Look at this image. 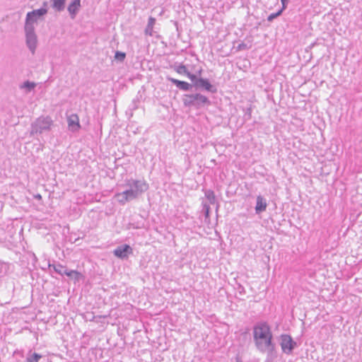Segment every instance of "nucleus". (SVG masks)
I'll list each match as a JSON object with an SVG mask.
<instances>
[{"label": "nucleus", "instance_id": "nucleus-11", "mask_svg": "<svg viewBox=\"0 0 362 362\" xmlns=\"http://www.w3.org/2000/svg\"><path fill=\"white\" fill-rule=\"evenodd\" d=\"M67 122L69 129L73 132L78 131L81 128L79 118L76 114H72L68 117Z\"/></svg>", "mask_w": 362, "mask_h": 362}, {"label": "nucleus", "instance_id": "nucleus-18", "mask_svg": "<svg viewBox=\"0 0 362 362\" xmlns=\"http://www.w3.org/2000/svg\"><path fill=\"white\" fill-rule=\"evenodd\" d=\"M204 195L211 204H215L216 199L214 191L211 189H206L204 192Z\"/></svg>", "mask_w": 362, "mask_h": 362}, {"label": "nucleus", "instance_id": "nucleus-30", "mask_svg": "<svg viewBox=\"0 0 362 362\" xmlns=\"http://www.w3.org/2000/svg\"><path fill=\"white\" fill-rule=\"evenodd\" d=\"M236 362H241V361L238 359Z\"/></svg>", "mask_w": 362, "mask_h": 362}, {"label": "nucleus", "instance_id": "nucleus-20", "mask_svg": "<svg viewBox=\"0 0 362 362\" xmlns=\"http://www.w3.org/2000/svg\"><path fill=\"white\" fill-rule=\"evenodd\" d=\"M285 9H283L282 8L279 10L276 13H271L268 17H267V21L269 22H272L273 21L274 19H275L276 18L279 17V16L281 15L282 12L284 11Z\"/></svg>", "mask_w": 362, "mask_h": 362}, {"label": "nucleus", "instance_id": "nucleus-26", "mask_svg": "<svg viewBox=\"0 0 362 362\" xmlns=\"http://www.w3.org/2000/svg\"><path fill=\"white\" fill-rule=\"evenodd\" d=\"M251 114H252V109L251 107H247L246 110H245V115H244V117L246 120H249L251 118Z\"/></svg>", "mask_w": 362, "mask_h": 362}, {"label": "nucleus", "instance_id": "nucleus-2", "mask_svg": "<svg viewBox=\"0 0 362 362\" xmlns=\"http://www.w3.org/2000/svg\"><path fill=\"white\" fill-rule=\"evenodd\" d=\"M182 100L185 107L195 110H199L211 105L210 100L199 93L185 94Z\"/></svg>", "mask_w": 362, "mask_h": 362}, {"label": "nucleus", "instance_id": "nucleus-29", "mask_svg": "<svg viewBox=\"0 0 362 362\" xmlns=\"http://www.w3.org/2000/svg\"><path fill=\"white\" fill-rule=\"evenodd\" d=\"M245 46L246 45L245 44H243V43L240 44V45H239V49H242V48L245 47Z\"/></svg>", "mask_w": 362, "mask_h": 362}, {"label": "nucleus", "instance_id": "nucleus-24", "mask_svg": "<svg viewBox=\"0 0 362 362\" xmlns=\"http://www.w3.org/2000/svg\"><path fill=\"white\" fill-rule=\"evenodd\" d=\"M126 57V54L122 52L117 51L115 52V58L119 62H123Z\"/></svg>", "mask_w": 362, "mask_h": 362}, {"label": "nucleus", "instance_id": "nucleus-23", "mask_svg": "<svg viewBox=\"0 0 362 362\" xmlns=\"http://www.w3.org/2000/svg\"><path fill=\"white\" fill-rule=\"evenodd\" d=\"M186 76L191 80V81L192 82V87H194L195 86V83H197V80L199 79V78H197V76L194 74H192L190 73L189 71H187V73L186 74Z\"/></svg>", "mask_w": 362, "mask_h": 362}, {"label": "nucleus", "instance_id": "nucleus-22", "mask_svg": "<svg viewBox=\"0 0 362 362\" xmlns=\"http://www.w3.org/2000/svg\"><path fill=\"white\" fill-rule=\"evenodd\" d=\"M175 70L176 71L177 73L184 75H186V74L188 71L187 67L183 64H180L179 66H176L175 68Z\"/></svg>", "mask_w": 362, "mask_h": 362}, {"label": "nucleus", "instance_id": "nucleus-27", "mask_svg": "<svg viewBox=\"0 0 362 362\" xmlns=\"http://www.w3.org/2000/svg\"><path fill=\"white\" fill-rule=\"evenodd\" d=\"M289 0H281V4H282V8L286 9L288 5Z\"/></svg>", "mask_w": 362, "mask_h": 362}, {"label": "nucleus", "instance_id": "nucleus-21", "mask_svg": "<svg viewBox=\"0 0 362 362\" xmlns=\"http://www.w3.org/2000/svg\"><path fill=\"white\" fill-rule=\"evenodd\" d=\"M36 84L34 82L29 81H25L21 86V88H26L28 91H30L35 87Z\"/></svg>", "mask_w": 362, "mask_h": 362}, {"label": "nucleus", "instance_id": "nucleus-5", "mask_svg": "<svg viewBox=\"0 0 362 362\" xmlns=\"http://www.w3.org/2000/svg\"><path fill=\"white\" fill-rule=\"evenodd\" d=\"M52 122V119L48 116L38 117L31 124L30 134H42L44 132L49 131Z\"/></svg>", "mask_w": 362, "mask_h": 362}, {"label": "nucleus", "instance_id": "nucleus-28", "mask_svg": "<svg viewBox=\"0 0 362 362\" xmlns=\"http://www.w3.org/2000/svg\"><path fill=\"white\" fill-rule=\"evenodd\" d=\"M35 198L40 200L42 199V196L40 194H37L35 195Z\"/></svg>", "mask_w": 362, "mask_h": 362}, {"label": "nucleus", "instance_id": "nucleus-4", "mask_svg": "<svg viewBox=\"0 0 362 362\" xmlns=\"http://www.w3.org/2000/svg\"><path fill=\"white\" fill-rule=\"evenodd\" d=\"M35 22L27 20L25 18L24 31L25 35V42L29 50L33 54H35L37 44V35L35 33Z\"/></svg>", "mask_w": 362, "mask_h": 362}, {"label": "nucleus", "instance_id": "nucleus-25", "mask_svg": "<svg viewBox=\"0 0 362 362\" xmlns=\"http://www.w3.org/2000/svg\"><path fill=\"white\" fill-rule=\"evenodd\" d=\"M203 210L205 214V217L207 218L209 216L210 206L206 203H203Z\"/></svg>", "mask_w": 362, "mask_h": 362}, {"label": "nucleus", "instance_id": "nucleus-15", "mask_svg": "<svg viewBox=\"0 0 362 362\" xmlns=\"http://www.w3.org/2000/svg\"><path fill=\"white\" fill-rule=\"evenodd\" d=\"M129 193V191L126 189L122 192L116 194L115 197H117V201L119 202V204L124 205L127 202L134 200L131 194Z\"/></svg>", "mask_w": 362, "mask_h": 362}, {"label": "nucleus", "instance_id": "nucleus-3", "mask_svg": "<svg viewBox=\"0 0 362 362\" xmlns=\"http://www.w3.org/2000/svg\"><path fill=\"white\" fill-rule=\"evenodd\" d=\"M126 186L128 187L129 194L134 199L139 198L143 193L148 189V184L142 180L129 179L126 180Z\"/></svg>", "mask_w": 362, "mask_h": 362}, {"label": "nucleus", "instance_id": "nucleus-6", "mask_svg": "<svg viewBox=\"0 0 362 362\" xmlns=\"http://www.w3.org/2000/svg\"><path fill=\"white\" fill-rule=\"evenodd\" d=\"M280 346L284 354L290 355L292 354L293 349L297 346V343L293 341L290 335L281 334Z\"/></svg>", "mask_w": 362, "mask_h": 362}, {"label": "nucleus", "instance_id": "nucleus-1", "mask_svg": "<svg viewBox=\"0 0 362 362\" xmlns=\"http://www.w3.org/2000/svg\"><path fill=\"white\" fill-rule=\"evenodd\" d=\"M253 340L257 349L261 353L272 356L275 350L273 334L267 322H257L253 327Z\"/></svg>", "mask_w": 362, "mask_h": 362}, {"label": "nucleus", "instance_id": "nucleus-9", "mask_svg": "<svg viewBox=\"0 0 362 362\" xmlns=\"http://www.w3.org/2000/svg\"><path fill=\"white\" fill-rule=\"evenodd\" d=\"M194 88L196 90H204L211 93L217 92V88L208 79L204 78H199Z\"/></svg>", "mask_w": 362, "mask_h": 362}, {"label": "nucleus", "instance_id": "nucleus-8", "mask_svg": "<svg viewBox=\"0 0 362 362\" xmlns=\"http://www.w3.org/2000/svg\"><path fill=\"white\" fill-rule=\"evenodd\" d=\"M47 2L45 1L43 2V7L33 10L30 12L27 13L26 14V18L27 20H30L31 21H33L35 23H37V21L42 16L46 15L47 13Z\"/></svg>", "mask_w": 362, "mask_h": 362}, {"label": "nucleus", "instance_id": "nucleus-13", "mask_svg": "<svg viewBox=\"0 0 362 362\" xmlns=\"http://www.w3.org/2000/svg\"><path fill=\"white\" fill-rule=\"evenodd\" d=\"M168 80L181 90L188 91L192 88V85L186 81H180L170 77L168 78Z\"/></svg>", "mask_w": 362, "mask_h": 362}, {"label": "nucleus", "instance_id": "nucleus-10", "mask_svg": "<svg viewBox=\"0 0 362 362\" xmlns=\"http://www.w3.org/2000/svg\"><path fill=\"white\" fill-rule=\"evenodd\" d=\"M131 253H132V248L127 244L117 247L113 251V254L120 259L127 258L128 255Z\"/></svg>", "mask_w": 362, "mask_h": 362}, {"label": "nucleus", "instance_id": "nucleus-12", "mask_svg": "<svg viewBox=\"0 0 362 362\" xmlns=\"http://www.w3.org/2000/svg\"><path fill=\"white\" fill-rule=\"evenodd\" d=\"M81 8V0H72L69 4L67 10L71 18L74 19Z\"/></svg>", "mask_w": 362, "mask_h": 362}, {"label": "nucleus", "instance_id": "nucleus-14", "mask_svg": "<svg viewBox=\"0 0 362 362\" xmlns=\"http://www.w3.org/2000/svg\"><path fill=\"white\" fill-rule=\"evenodd\" d=\"M267 206V200L261 195L257 196V199H256V206H255L256 214H259L262 213L263 211H266Z\"/></svg>", "mask_w": 362, "mask_h": 362}, {"label": "nucleus", "instance_id": "nucleus-16", "mask_svg": "<svg viewBox=\"0 0 362 362\" xmlns=\"http://www.w3.org/2000/svg\"><path fill=\"white\" fill-rule=\"evenodd\" d=\"M66 5V0H52L51 6L52 8L57 11L62 12L64 10Z\"/></svg>", "mask_w": 362, "mask_h": 362}, {"label": "nucleus", "instance_id": "nucleus-7", "mask_svg": "<svg viewBox=\"0 0 362 362\" xmlns=\"http://www.w3.org/2000/svg\"><path fill=\"white\" fill-rule=\"evenodd\" d=\"M49 267H52L54 272L59 275H66L69 277L74 278L76 281L79 279L81 274L76 270L68 269L66 267L61 264H49Z\"/></svg>", "mask_w": 362, "mask_h": 362}, {"label": "nucleus", "instance_id": "nucleus-17", "mask_svg": "<svg viewBox=\"0 0 362 362\" xmlns=\"http://www.w3.org/2000/svg\"><path fill=\"white\" fill-rule=\"evenodd\" d=\"M156 23V18L153 17H149L147 25L145 28L144 33L146 35L153 36V29Z\"/></svg>", "mask_w": 362, "mask_h": 362}, {"label": "nucleus", "instance_id": "nucleus-19", "mask_svg": "<svg viewBox=\"0 0 362 362\" xmlns=\"http://www.w3.org/2000/svg\"><path fill=\"white\" fill-rule=\"evenodd\" d=\"M42 358V356L40 354L37 353H31L30 352L28 354V356L26 358L27 362H38L39 360Z\"/></svg>", "mask_w": 362, "mask_h": 362}]
</instances>
